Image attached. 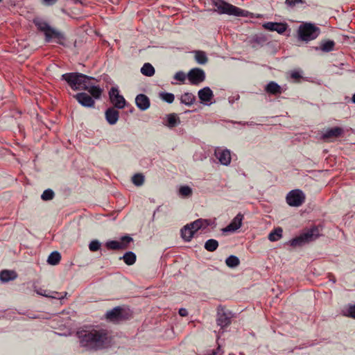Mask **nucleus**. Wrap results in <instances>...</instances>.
Instances as JSON below:
<instances>
[{"label": "nucleus", "instance_id": "nucleus-1", "mask_svg": "<svg viewBox=\"0 0 355 355\" xmlns=\"http://www.w3.org/2000/svg\"><path fill=\"white\" fill-rule=\"evenodd\" d=\"M77 336L80 346L88 350L103 349L111 344V337L105 329L80 330Z\"/></svg>", "mask_w": 355, "mask_h": 355}, {"label": "nucleus", "instance_id": "nucleus-2", "mask_svg": "<svg viewBox=\"0 0 355 355\" xmlns=\"http://www.w3.org/2000/svg\"><path fill=\"white\" fill-rule=\"evenodd\" d=\"M62 79L64 80L73 90L87 89L89 83L94 78L80 73H67L62 76Z\"/></svg>", "mask_w": 355, "mask_h": 355}, {"label": "nucleus", "instance_id": "nucleus-3", "mask_svg": "<svg viewBox=\"0 0 355 355\" xmlns=\"http://www.w3.org/2000/svg\"><path fill=\"white\" fill-rule=\"evenodd\" d=\"M33 23L40 31L44 33L46 42H50L51 39L54 38L57 40V42L62 44V40H64L62 33L53 28L48 23L42 19H35Z\"/></svg>", "mask_w": 355, "mask_h": 355}, {"label": "nucleus", "instance_id": "nucleus-4", "mask_svg": "<svg viewBox=\"0 0 355 355\" xmlns=\"http://www.w3.org/2000/svg\"><path fill=\"white\" fill-rule=\"evenodd\" d=\"M215 6L214 11L219 14H227L234 16H243L244 10L237 8L223 0H211Z\"/></svg>", "mask_w": 355, "mask_h": 355}, {"label": "nucleus", "instance_id": "nucleus-5", "mask_svg": "<svg viewBox=\"0 0 355 355\" xmlns=\"http://www.w3.org/2000/svg\"><path fill=\"white\" fill-rule=\"evenodd\" d=\"M320 33V28L311 23L301 24L297 31L299 39L305 42L315 40Z\"/></svg>", "mask_w": 355, "mask_h": 355}, {"label": "nucleus", "instance_id": "nucleus-6", "mask_svg": "<svg viewBox=\"0 0 355 355\" xmlns=\"http://www.w3.org/2000/svg\"><path fill=\"white\" fill-rule=\"evenodd\" d=\"M320 236V231L318 227H313L306 232L302 233L299 236L290 241L291 246H302L306 243L315 240Z\"/></svg>", "mask_w": 355, "mask_h": 355}, {"label": "nucleus", "instance_id": "nucleus-7", "mask_svg": "<svg viewBox=\"0 0 355 355\" xmlns=\"http://www.w3.org/2000/svg\"><path fill=\"white\" fill-rule=\"evenodd\" d=\"M132 316L130 309L122 306H116L107 311L105 318L110 322L119 323L128 320Z\"/></svg>", "mask_w": 355, "mask_h": 355}, {"label": "nucleus", "instance_id": "nucleus-8", "mask_svg": "<svg viewBox=\"0 0 355 355\" xmlns=\"http://www.w3.org/2000/svg\"><path fill=\"white\" fill-rule=\"evenodd\" d=\"M305 200L304 193L300 189L290 191L286 196L287 203L292 207H300Z\"/></svg>", "mask_w": 355, "mask_h": 355}, {"label": "nucleus", "instance_id": "nucleus-9", "mask_svg": "<svg viewBox=\"0 0 355 355\" xmlns=\"http://www.w3.org/2000/svg\"><path fill=\"white\" fill-rule=\"evenodd\" d=\"M232 314L230 311H225V309L219 306L217 309L216 322L221 328L226 327L231 324Z\"/></svg>", "mask_w": 355, "mask_h": 355}, {"label": "nucleus", "instance_id": "nucleus-10", "mask_svg": "<svg viewBox=\"0 0 355 355\" xmlns=\"http://www.w3.org/2000/svg\"><path fill=\"white\" fill-rule=\"evenodd\" d=\"M187 78L191 85H198L205 80V73L200 68H193L187 73Z\"/></svg>", "mask_w": 355, "mask_h": 355}, {"label": "nucleus", "instance_id": "nucleus-11", "mask_svg": "<svg viewBox=\"0 0 355 355\" xmlns=\"http://www.w3.org/2000/svg\"><path fill=\"white\" fill-rule=\"evenodd\" d=\"M109 96L111 103L114 105V107L122 109L125 105V100L123 96L119 94L117 88L112 87L109 92Z\"/></svg>", "mask_w": 355, "mask_h": 355}, {"label": "nucleus", "instance_id": "nucleus-12", "mask_svg": "<svg viewBox=\"0 0 355 355\" xmlns=\"http://www.w3.org/2000/svg\"><path fill=\"white\" fill-rule=\"evenodd\" d=\"M77 101L83 106L87 107H94V100L92 97L87 93L80 92L74 96Z\"/></svg>", "mask_w": 355, "mask_h": 355}, {"label": "nucleus", "instance_id": "nucleus-13", "mask_svg": "<svg viewBox=\"0 0 355 355\" xmlns=\"http://www.w3.org/2000/svg\"><path fill=\"white\" fill-rule=\"evenodd\" d=\"M214 154L221 164L227 166L230 164L231 154L229 150L218 148L215 150Z\"/></svg>", "mask_w": 355, "mask_h": 355}, {"label": "nucleus", "instance_id": "nucleus-14", "mask_svg": "<svg viewBox=\"0 0 355 355\" xmlns=\"http://www.w3.org/2000/svg\"><path fill=\"white\" fill-rule=\"evenodd\" d=\"M243 216L241 214H238L231 223L225 228L222 230L223 232H232L239 229L242 225Z\"/></svg>", "mask_w": 355, "mask_h": 355}, {"label": "nucleus", "instance_id": "nucleus-15", "mask_svg": "<svg viewBox=\"0 0 355 355\" xmlns=\"http://www.w3.org/2000/svg\"><path fill=\"white\" fill-rule=\"evenodd\" d=\"M135 103L137 107L142 111L146 110L150 105L149 98L143 94H138L136 96Z\"/></svg>", "mask_w": 355, "mask_h": 355}, {"label": "nucleus", "instance_id": "nucleus-16", "mask_svg": "<svg viewBox=\"0 0 355 355\" xmlns=\"http://www.w3.org/2000/svg\"><path fill=\"white\" fill-rule=\"evenodd\" d=\"M343 129L340 127H334L328 129L323 135L322 139L324 140H329L331 139H336L343 134Z\"/></svg>", "mask_w": 355, "mask_h": 355}, {"label": "nucleus", "instance_id": "nucleus-17", "mask_svg": "<svg viewBox=\"0 0 355 355\" xmlns=\"http://www.w3.org/2000/svg\"><path fill=\"white\" fill-rule=\"evenodd\" d=\"M263 27L269 31L283 33L287 28V24L277 22H268L263 25Z\"/></svg>", "mask_w": 355, "mask_h": 355}, {"label": "nucleus", "instance_id": "nucleus-18", "mask_svg": "<svg viewBox=\"0 0 355 355\" xmlns=\"http://www.w3.org/2000/svg\"><path fill=\"white\" fill-rule=\"evenodd\" d=\"M105 119L110 125L115 124L119 119V112L114 107H109L105 113Z\"/></svg>", "mask_w": 355, "mask_h": 355}, {"label": "nucleus", "instance_id": "nucleus-19", "mask_svg": "<svg viewBox=\"0 0 355 355\" xmlns=\"http://www.w3.org/2000/svg\"><path fill=\"white\" fill-rule=\"evenodd\" d=\"M214 94L211 89L208 87H204L198 91V97L202 102H209L211 100Z\"/></svg>", "mask_w": 355, "mask_h": 355}, {"label": "nucleus", "instance_id": "nucleus-20", "mask_svg": "<svg viewBox=\"0 0 355 355\" xmlns=\"http://www.w3.org/2000/svg\"><path fill=\"white\" fill-rule=\"evenodd\" d=\"M194 233H195V231L193 230V228H191V226L189 224L186 225L181 230L182 238L186 241H191V239L193 238V236L194 235Z\"/></svg>", "mask_w": 355, "mask_h": 355}, {"label": "nucleus", "instance_id": "nucleus-21", "mask_svg": "<svg viewBox=\"0 0 355 355\" xmlns=\"http://www.w3.org/2000/svg\"><path fill=\"white\" fill-rule=\"evenodd\" d=\"M87 87V89H85V90L89 92L92 98L99 99L101 98L103 90L98 86H94L89 82Z\"/></svg>", "mask_w": 355, "mask_h": 355}, {"label": "nucleus", "instance_id": "nucleus-22", "mask_svg": "<svg viewBox=\"0 0 355 355\" xmlns=\"http://www.w3.org/2000/svg\"><path fill=\"white\" fill-rule=\"evenodd\" d=\"M265 90L267 93L276 95L282 93L281 87L275 82H270L266 87Z\"/></svg>", "mask_w": 355, "mask_h": 355}, {"label": "nucleus", "instance_id": "nucleus-23", "mask_svg": "<svg viewBox=\"0 0 355 355\" xmlns=\"http://www.w3.org/2000/svg\"><path fill=\"white\" fill-rule=\"evenodd\" d=\"M189 225L191 226V228H193V230L196 232V231L201 228H206L207 226H209V221L208 220L200 218L190 223Z\"/></svg>", "mask_w": 355, "mask_h": 355}, {"label": "nucleus", "instance_id": "nucleus-24", "mask_svg": "<svg viewBox=\"0 0 355 355\" xmlns=\"http://www.w3.org/2000/svg\"><path fill=\"white\" fill-rule=\"evenodd\" d=\"M17 277V274L15 271L3 270L0 272V279L3 282H7L13 280Z\"/></svg>", "mask_w": 355, "mask_h": 355}, {"label": "nucleus", "instance_id": "nucleus-25", "mask_svg": "<svg viewBox=\"0 0 355 355\" xmlns=\"http://www.w3.org/2000/svg\"><path fill=\"white\" fill-rule=\"evenodd\" d=\"M196 101V96L190 92H185L180 97V102L186 105H191Z\"/></svg>", "mask_w": 355, "mask_h": 355}, {"label": "nucleus", "instance_id": "nucleus-26", "mask_svg": "<svg viewBox=\"0 0 355 355\" xmlns=\"http://www.w3.org/2000/svg\"><path fill=\"white\" fill-rule=\"evenodd\" d=\"M179 123H180V119L176 114L172 113L167 115V123L166 125L168 128H174Z\"/></svg>", "mask_w": 355, "mask_h": 355}, {"label": "nucleus", "instance_id": "nucleus-27", "mask_svg": "<svg viewBox=\"0 0 355 355\" xmlns=\"http://www.w3.org/2000/svg\"><path fill=\"white\" fill-rule=\"evenodd\" d=\"M105 246L110 250H124L125 249V244L123 242L117 241H110L105 244Z\"/></svg>", "mask_w": 355, "mask_h": 355}, {"label": "nucleus", "instance_id": "nucleus-28", "mask_svg": "<svg viewBox=\"0 0 355 355\" xmlns=\"http://www.w3.org/2000/svg\"><path fill=\"white\" fill-rule=\"evenodd\" d=\"M123 259L124 262L128 265H133L136 261V255L134 252L129 251L125 252L120 259Z\"/></svg>", "mask_w": 355, "mask_h": 355}, {"label": "nucleus", "instance_id": "nucleus-29", "mask_svg": "<svg viewBox=\"0 0 355 355\" xmlns=\"http://www.w3.org/2000/svg\"><path fill=\"white\" fill-rule=\"evenodd\" d=\"M61 259V255L60 254L57 252H53L50 254V255L48 257L47 262L49 264L52 266H55L59 263Z\"/></svg>", "mask_w": 355, "mask_h": 355}, {"label": "nucleus", "instance_id": "nucleus-30", "mask_svg": "<svg viewBox=\"0 0 355 355\" xmlns=\"http://www.w3.org/2000/svg\"><path fill=\"white\" fill-rule=\"evenodd\" d=\"M195 60L196 61L200 64H205L207 62L208 58L206 55V53L202 51H195Z\"/></svg>", "mask_w": 355, "mask_h": 355}, {"label": "nucleus", "instance_id": "nucleus-31", "mask_svg": "<svg viewBox=\"0 0 355 355\" xmlns=\"http://www.w3.org/2000/svg\"><path fill=\"white\" fill-rule=\"evenodd\" d=\"M335 42L333 40L323 41L320 45V50L324 52L332 51L334 49Z\"/></svg>", "mask_w": 355, "mask_h": 355}, {"label": "nucleus", "instance_id": "nucleus-32", "mask_svg": "<svg viewBox=\"0 0 355 355\" xmlns=\"http://www.w3.org/2000/svg\"><path fill=\"white\" fill-rule=\"evenodd\" d=\"M141 72L146 76H153L155 74V69L150 63H145L141 69Z\"/></svg>", "mask_w": 355, "mask_h": 355}, {"label": "nucleus", "instance_id": "nucleus-33", "mask_svg": "<svg viewBox=\"0 0 355 355\" xmlns=\"http://www.w3.org/2000/svg\"><path fill=\"white\" fill-rule=\"evenodd\" d=\"M225 263L230 268H236L240 264V260L237 257L230 255L226 259Z\"/></svg>", "mask_w": 355, "mask_h": 355}, {"label": "nucleus", "instance_id": "nucleus-34", "mask_svg": "<svg viewBox=\"0 0 355 355\" xmlns=\"http://www.w3.org/2000/svg\"><path fill=\"white\" fill-rule=\"evenodd\" d=\"M218 247V242L215 239H209L205 243V248L209 252H214Z\"/></svg>", "mask_w": 355, "mask_h": 355}, {"label": "nucleus", "instance_id": "nucleus-35", "mask_svg": "<svg viewBox=\"0 0 355 355\" xmlns=\"http://www.w3.org/2000/svg\"><path fill=\"white\" fill-rule=\"evenodd\" d=\"M282 236V229L281 227L276 228L274 231L271 232L268 235V239L270 241H276L281 239Z\"/></svg>", "mask_w": 355, "mask_h": 355}, {"label": "nucleus", "instance_id": "nucleus-36", "mask_svg": "<svg viewBox=\"0 0 355 355\" xmlns=\"http://www.w3.org/2000/svg\"><path fill=\"white\" fill-rule=\"evenodd\" d=\"M132 182L137 187L141 186L144 182V175L141 173L135 174L132 178Z\"/></svg>", "mask_w": 355, "mask_h": 355}, {"label": "nucleus", "instance_id": "nucleus-37", "mask_svg": "<svg viewBox=\"0 0 355 355\" xmlns=\"http://www.w3.org/2000/svg\"><path fill=\"white\" fill-rule=\"evenodd\" d=\"M179 195L184 198H188L192 195V189L189 186H182L179 189Z\"/></svg>", "mask_w": 355, "mask_h": 355}, {"label": "nucleus", "instance_id": "nucleus-38", "mask_svg": "<svg viewBox=\"0 0 355 355\" xmlns=\"http://www.w3.org/2000/svg\"><path fill=\"white\" fill-rule=\"evenodd\" d=\"M160 98L168 103H172L175 99V96L171 93L162 92L159 94Z\"/></svg>", "mask_w": 355, "mask_h": 355}, {"label": "nucleus", "instance_id": "nucleus-39", "mask_svg": "<svg viewBox=\"0 0 355 355\" xmlns=\"http://www.w3.org/2000/svg\"><path fill=\"white\" fill-rule=\"evenodd\" d=\"M54 192L53 190L48 189H46L42 194V199L44 201L51 200L54 198Z\"/></svg>", "mask_w": 355, "mask_h": 355}, {"label": "nucleus", "instance_id": "nucleus-40", "mask_svg": "<svg viewBox=\"0 0 355 355\" xmlns=\"http://www.w3.org/2000/svg\"><path fill=\"white\" fill-rule=\"evenodd\" d=\"M101 245V244L98 240H93L89 245V249L92 252H96L100 249Z\"/></svg>", "mask_w": 355, "mask_h": 355}, {"label": "nucleus", "instance_id": "nucleus-41", "mask_svg": "<svg viewBox=\"0 0 355 355\" xmlns=\"http://www.w3.org/2000/svg\"><path fill=\"white\" fill-rule=\"evenodd\" d=\"M223 352L221 349L220 345L216 349L207 350L205 355H223Z\"/></svg>", "mask_w": 355, "mask_h": 355}, {"label": "nucleus", "instance_id": "nucleus-42", "mask_svg": "<svg viewBox=\"0 0 355 355\" xmlns=\"http://www.w3.org/2000/svg\"><path fill=\"white\" fill-rule=\"evenodd\" d=\"M187 77V75L186 76V74L183 71H180L175 74L174 79L179 80L182 83H184Z\"/></svg>", "mask_w": 355, "mask_h": 355}, {"label": "nucleus", "instance_id": "nucleus-43", "mask_svg": "<svg viewBox=\"0 0 355 355\" xmlns=\"http://www.w3.org/2000/svg\"><path fill=\"white\" fill-rule=\"evenodd\" d=\"M304 3L303 0H286L285 1V3L290 7H294L297 3Z\"/></svg>", "mask_w": 355, "mask_h": 355}, {"label": "nucleus", "instance_id": "nucleus-44", "mask_svg": "<svg viewBox=\"0 0 355 355\" xmlns=\"http://www.w3.org/2000/svg\"><path fill=\"white\" fill-rule=\"evenodd\" d=\"M345 315L349 317L355 318V305L349 306L347 309V313Z\"/></svg>", "mask_w": 355, "mask_h": 355}, {"label": "nucleus", "instance_id": "nucleus-45", "mask_svg": "<svg viewBox=\"0 0 355 355\" xmlns=\"http://www.w3.org/2000/svg\"><path fill=\"white\" fill-rule=\"evenodd\" d=\"M131 241H132V238L129 236H124L121 237V241L125 244V249L128 248V243H130Z\"/></svg>", "mask_w": 355, "mask_h": 355}, {"label": "nucleus", "instance_id": "nucleus-46", "mask_svg": "<svg viewBox=\"0 0 355 355\" xmlns=\"http://www.w3.org/2000/svg\"><path fill=\"white\" fill-rule=\"evenodd\" d=\"M291 77L293 79H295L296 80H299L302 78V76L300 73V72L295 71H292L291 72Z\"/></svg>", "mask_w": 355, "mask_h": 355}, {"label": "nucleus", "instance_id": "nucleus-47", "mask_svg": "<svg viewBox=\"0 0 355 355\" xmlns=\"http://www.w3.org/2000/svg\"><path fill=\"white\" fill-rule=\"evenodd\" d=\"M53 293L54 294L53 295H49V297H52V298H55V299H62L64 297H65L67 295V292L64 293V296L60 295V294L58 293V292H53Z\"/></svg>", "mask_w": 355, "mask_h": 355}, {"label": "nucleus", "instance_id": "nucleus-48", "mask_svg": "<svg viewBox=\"0 0 355 355\" xmlns=\"http://www.w3.org/2000/svg\"><path fill=\"white\" fill-rule=\"evenodd\" d=\"M179 314L182 317H185L188 315V312L186 309L181 308L179 309Z\"/></svg>", "mask_w": 355, "mask_h": 355}, {"label": "nucleus", "instance_id": "nucleus-49", "mask_svg": "<svg viewBox=\"0 0 355 355\" xmlns=\"http://www.w3.org/2000/svg\"><path fill=\"white\" fill-rule=\"evenodd\" d=\"M44 2L47 5H53L56 2L57 0H43Z\"/></svg>", "mask_w": 355, "mask_h": 355}, {"label": "nucleus", "instance_id": "nucleus-50", "mask_svg": "<svg viewBox=\"0 0 355 355\" xmlns=\"http://www.w3.org/2000/svg\"><path fill=\"white\" fill-rule=\"evenodd\" d=\"M38 294L41 295H43V296H46V297H49V295L46 294L45 292H37Z\"/></svg>", "mask_w": 355, "mask_h": 355}, {"label": "nucleus", "instance_id": "nucleus-51", "mask_svg": "<svg viewBox=\"0 0 355 355\" xmlns=\"http://www.w3.org/2000/svg\"><path fill=\"white\" fill-rule=\"evenodd\" d=\"M254 42H257V43H259V42H260V41H261V39H260V38H258V37H256V38H254Z\"/></svg>", "mask_w": 355, "mask_h": 355}, {"label": "nucleus", "instance_id": "nucleus-52", "mask_svg": "<svg viewBox=\"0 0 355 355\" xmlns=\"http://www.w3.org/2000/svg\"><path fill=\"white\" fill-rule=\"evenodd\" d=\"M352 102L354 103H355V94L353 95L352 98Z\"/></svg>", "mask_w": 355, "mask_h": 355}, {"label": "nucleus", "instance_id": "nucleus-53", "mask_svg": "<svg viewBox=\"0 0 355 355\" xmlns=\"http://www.w3.org/2000/svg\"><path fill=\"white\" fill-rule=\"evenodd\" d=\"M3 0H0V3Z\"/></svg>", "mask_w": 355, "mask_h": 355}]
</instances>
